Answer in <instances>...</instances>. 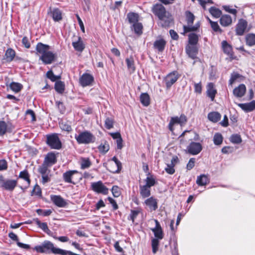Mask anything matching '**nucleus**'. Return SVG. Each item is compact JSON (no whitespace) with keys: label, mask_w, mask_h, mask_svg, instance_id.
<instances>
[{"label":"nucleus","mask_w":255,"mask_h":255,"mask_svg":"<svg viewBox=\"0 0 255 255\" xmlns=\"http://www.w3.org/2000/svg\"><path fill=\"white\" fill-rule=\"evenodd\" d=\"M57 162V158L56 155L53 152L48 153L44 160L43 162L50 166H52Z\"/></svg>","instance_id":"nucleus-18"},{"label":"nucleus","mask_w":255,"mask_h":255,"mask_svg":"<svg viewBox=\"0 0 255 255\" xmlns=\"http://www.w3.org/2000/svg\"><path fill=\"white\" fill-rule=\"evenodd\" d=\"M34 221L38 227L41 229L45 233L48 234V232H50L47 226V223H41L38 219H35Z\"/></svg>","instance_id":"nucleus-41"},{"label":"nucleus","mask_w":255,"mask_h":255,"mask_svg":"<svg viewBox=\"0 0 255 255\" xmlns=\"http://www.w3.org/2000/svg\"><path fill=\"white\" fill-rule=\"evenodd\" d=\"M33 250L39 253L49 254L52 253L56 255H61L64 252L63 250L55 248L54 244L49 241H44L41 245L35 246Z\"/></svg>","instance_id":"nucleus-3"},{"label":"nucleus","mask_w":255,"mask_h":255,"mask_svg":"<svg viewBox=\"0 0 255 255\" xmlns=\"http://www.w3.org/2000/svg\"><path fill=\"white\" fill-rule=\"evenodd\" d=\"M195 158H191L186 165V168L188 170L192 169L195 166Z\"/></svg>","instance_id":"nucleus-60"},{"label":"nucleus","mask_w":255,"mask_h":255,"mask_svg":"<svg viewBox=\"0 0 255 255\" xmlns=\"http://www.w3.org/2000/svg\"><path fill=\"white\" fill-rule=\"evenodd\" d=\"M17 184V180L6 179L3 181L1 186L6 190L12 191L14 190Z\"/></svg>","instance_id":"nucleus-13"},{"label":"nucleus","mask_w":255,"mask_h":255,"mask_svg":"<svg viewBox=\"0 0 255 255\" xmlns=\"http://www.w3.org/2000/svg\"><path fill=\"white\" fill-rule=\"evenodd\" d=\"M75 138L79 144H89L95 140V137L92 133L88 131H84L78 135H75Z\"/></svg>","instance_id":"nucleus-4"},{"label":"nucleus","mask_w":255,"mask_h":255,"mask_svg":"<svg viewBox=\"0 0 255 255\" xmlns=\"http://www.w3.org/2000/svg\"><path fill=\"white\" fill-rule=\"evenodd\" d=\"M178 158L177 157H174L172 158L170 164H167V167L165 168L166 172L170 174H173L175 172V169L174 166L175 163L177 162Z\"/></svg>","instance_id":"nucleus-28"},{"label":"nucleus","mask_w":255,"mask_h":255,"mask_svg":"<svg viewBox=\"0 0 255 255\" xmlns=\"http://www.w3.org/2000/svg\"><path fill=\"white\" fill-rule=\"evenodd\" d=\"M60 127L62 130L66 131H70L72 130L71 126L69 125L67 122H61L60 123Z\"/></svg>","instance_id":"nucleus-52"},{"label":"nucleus","mask_w":255,"mask_h":255,"mask_svg":"<svg viewBox=\"0 0 255 255\" xmlns=\"http://www.w3.org/2000/svg\"><path fill=\"white\" fill-rule=\"evenodd\" d=\"M153 12L161 20L162 26H168L172 21L171 15L161 4H156L152 7Z\"/></svg>","instance_id":"nucleus-2"},{"label":"nucleus","mask_w":255,"mask_h":255,"mask_svg":"<svg viewBox=\"0 0 255 255\" xmlns=\"http://www.w3.org/2000/svg\"><path fill=\"white\" fill-rule=\"evenodd\" d=\"M230 141L233 143L239 144L242 142V138L239 134H233L230 137Z\"/></svg>","instance_id":"nucleus-50"},{"label":"nucleus","mask_w":255,"mask_h":255,"mask_svg":"<svg viewBox=\"0 0 255 255\" xmlns=\"http://www.w3.org/2000/svg\"><path fill=\"white\" fill-rule=\"evenodd\" d=\"M72 44L74 49L78 52H82L85 48V45L80 36H77V39L73 41Z\"/></svg>","instance_id":"nucleus-15"},{"label":"nucleus","mask_w":255,"mask_h":255,"mask_svg":"<svg viewBox=\"0 0 255 255\" xmlns=\"http://www.w3.org/2000/svg\"><path fill=\"white\" fill-rule=\"evenodd\" d=\"M140 211L138 210H131L130 214L129 215V217H128V219H130L132 221V223L134 222L135 219L136 218L137 215L139 214Z\"/></svg>","instance_id":"nucleus-56"},{"label":"nucleus","mask_w":255,"mask_h":255,"mask_svg":"<svg viewBox=\"0 0 255 255\" xmlns=\"http://www.w3.org/2000/svg\"><path fill=\"white\" fill-rule=\"evenodd\" d=\"M98 148L101 153L105 154L109 151L110 146L107 142H105L103 144H100Z\"/></svg>","instance_id":"nucleus-47"},{"label":"nucleus","mask_w":255,"mask_h":255,"mask_svg":"<svg viewBox=\"0 0 255 255\" xmlns=\"http://www.w3.org/2000/svg\"><path fill=\"white\" fill-rule=\"evenodd\" d=\"M91 189L93 191L99 194L107 195L109 193L108 188L104 185L101 181L92 183Z\"/></svg>","instance_id":"nucleus-7"},{"label":"nucleus","mask_w":255,"mask_h":255,"mask_svg":"<svg viewBox=\"0 0 255 255\" xmlns=\"http://www.w3.org/2000/svg\"><path fill=\"white\" fill-rule=\"evenodd\" d=\"M22 44L24 46V47L26 48H29L30 47V44L28 38L25 36L22 39Z\"/></svg>","instance_id":"nucleus-64"},{"label":"nucleus","mask_w":255,"mask_h":255,"mask_svg":"<svg viewBox=\"0 0 255 255\" xmlns=\"http://www.w3.org/2000/svg\"><path fill=\"white\" fill-rule=\"evenodd\" d=\"M50 46L41 42L37 43L36 50L41 55L39 59L45 64H50L54 62L57 57L55 53L49 51Z\"/></svg>","instance_id":"nucleus-1"},{"label":"nucleus","mask_w":255,"mask_h":255,"mask_svg":"<svg viewBox=\"0 0 255 255\" xmlns=\"http://www.w3.org/2000/svg\"><path fill=\"white\" fill-rule=\"evenodd\" d=\"M206 93L207 96L210 98L212 101H213L217 93L215 85L213 83L211 82L207 84Z\"/></svg>","instance_id":"nucleus-14"},{"label":"nucleus","mask_w":255,"mask_h":255,"mask_svg":"<svg viewBox=\"0 0 255 255\" xmlns=\"http://www.w3.org/2000/svg\"><path fill=\"white\" fill-rule=\"evenodd\" d=\"M145 184L144 185L151 188V187L154 186L155 183V179L153 177V175L148 174V176L145 179Z\"/></svg>","instance_id":"nucleus-40"},{"label":"nucleus","mask_w":255,"mask_h":255,"mask_svg":"<svg viewBox=\"0 0 255 255\" xmlns=\"http://www.w3.org/2000/svg\"><path fill=\"white\" fill-rule=\"evenodd\" d=\"M139 192L142 198H147L151 195L150 188L144 185H139Z\"/></svg>","instance_id":"nucleus-27"},{"label":"nucleus","mask_w":255,"mask_h":255,"mask_svg":"<svg viewBox=\"0 0 255 255\" xmlns=\"http://www.w3.org/2000/svg\"><path fill=\"white\" fill-rule=\"evenodd\" d=\"M196 183L199 186H204L209 183L208 176L205 174L197 177Z\"/></svg>","instance_id":"nucleus-30"},{"label":"nucleus","mask_w":255,"mask_h":255,"mask_svg":"<svg viewBox=\"0 0 255 255\" xmlns=\"http://www.w3.org/2000/svg\"><path fill=\"white\" fill-rule=\"evenodd\" d=\"M127 18L130 23H135L138 22V15L134 12H129L127 14Z\"/></svg>","instance_id":"nucleus-35"},{"label":"nucleus","mask_w":255,"mask_h":255,"mask_svg":"<svg viewBox=\"0 0 255 255\" xmlns=\"http://www.w3.org/2000/svg\"><path fill=\"white\" fill-rule=\"evenodd\" d=\"M199 40V35L194 33H191L188 35V44L197 45Z\"/></svg>","instance_id":"nucleus-37"},{"label":"nucleus","mask_w":255,"mask_h":255,"mask_svg":"<svg viewBox=\"0 0 255 255\" xmlns=\"http://www.w3.org/2000/svg\"><path fill=\"white\" fill-rule=\"evenodd\" d=\"M237 105L243 111L247 113L252 112L255 109V101H252L248 103L237 104Z\"/></svg>","instance_id":"nucleus-19"},{"label":"nucleus","mask_w":255,"mask_h":255,"mask_svg":"<svg viewBox=\"0 0 255 255\" xmlns=\"http://www.w3.org/2000/svg\"><path fill=\"white\" fill-rule=\"evenodd\" d=\"M54 88L55 90L57 93L59 94H62L65 90L64 83L61 81L56 82L55 83Z\"/></svg>","instance_id":"nucleus-36"},{"label":"nucleus","mask_w":255,"mask_h":255,"mask_svg":"<svg viewBox=\"0 0 255 255\" xmlns=\"http://www.w3.org/2000/svg\"><path fill=\"white\" fill-rule=\"evenodd\" d=\"M105 127L107 129H111L113 127V121L112 119L108 118L105 120Z\"/></svg>","instance_id":"nucleus-61"},{"label":"nucleus","mask_w":255,"mask_h":255,"mask_svg":"<svg viewBox=\"0 0 255 255\" xmlns=\"http://www.w3.org/2000/svg\"><path fill=\"white\" fill-rule=\"evenodd\" d=\"M36 211L38 215H42L43 216H48L52 213V211L51 210H42L39 209L36 210Z\"/></svg>","instance_id":"nucleus-53"},{"label":"nucleus","mask_w":255,"mask_h":255,"mask_svg":"<svg viewBox=\"0 0 255 255\" xmlns=\"http://www.w3.org/2000/svg\"><path fill=\"white\" fill-rule=\"evenodd\" d=\"M248 22L246 20L241 19L239 20L237 25L236 32L238 35H243L247 27Z\"/></svg>","instance_id":"nucleus-12"},{"label":"nucleus","mask_w":255,"mask_h":255,"mask_svg":"<svg viewBox=\"0 0 255 255\" xmlns=\"http://www.w3.org/2000/svg\"><path fill=\"white\" fill-rule=\"evenodd\" d=\"M144 203L151 212L155 211L158 208V200L153 196L146 199Z\"/></svg>","instance_id":"nucleus-11"},{"label":"nucleus","mask_w":255,"mask_h":255,"mask_svg":"<svg viewBox=\"0 0 255 255\" xmlns=\"http://www.w3.org/2000/svg\"><path fill=\"white\" fill-rule=\"evenodd\" d=\"M49 173H46L44 174H41L42 176V183L44 184L50 181V177Z\"/></svg>","instance_id":"nucleus-63"},{"label":"nucleus","mask_w":255,"mask_h":255,"mask_svg":"<svg viewBox=\"0 0 255 255\" xmlns=\"http://www.w3.org/2000/svg\"><path fill=\"white\" fill-rule=\"evenodd\" d=\"M112 192L115 197H118L121 195L120 188L117 186H113L112 189Z\"/></svg>","instance_id":"nucleus-58"},{"label":"nucleus","mask_w":255,"mask_h":255,"mask_svg":"<svg viewBox=\"0 0 255 255\" xmlns=\"http://www.w3.org/2000/svg\"><path fill=\"white\" fill-rule=\"evenodd\" d=\"M93 81V76L88 73L83 74L79 79L80 84L83 87L92 85Z\"/></svg>","instance_id":"nucleus-9"},{"label":"nucleus","mask_w":255,"mask_h":255,"mask_svg":"<svg viewBox=\"0 0 255 255\" xmlns=\"http://www.w3.org/2000/svg\"><path fill=\"white\" fill-rule=\"evenodd\" d=\"M176 124H180V122H179V117H172L171 120H170V121L169 122V129L172 130V127Z\"/></svg>","instance_id":"nucleus-57"},{"label":"nucleus","mask_w":255,"mask_h":255,"mask_svg":"<svg viewBox=\"0 0 255 255\" xmlns=\"http://www.w3.org/2000/svg\"><path fill=\"white\" fill-rule=\"evenodd\" d=\"M140 101L142 105L147 107L150 104V97L146 93H142L140 96Z\"/></svg>","instance_id":"nucleus-33"},{"label":"nucleus","mask_w":255,"mask_h":255,"mask_svg":"<svg viewBox=\"0 0 255 255\" xmlns=\"http://www.w3.org/2000/svg\"><path fill=\"white\" fill-rule=\"evenodd\" d=\"M211 26L214 31H219L220 32H221V29H220L217 22L211 21Z\"/></svg>","instance_id":"nucleus-62"},{"label":"nucleus","mask_w":255,"mask_h":255,"mask_svg":"<svg viewBox=\"0 0 255 255\" xmlns=\"http://www.w3.org/2000/svg\"><path fill=\"white\" fill-rule=\"evenodd\" d=\"M246 91V87L244 84H240L233 90V94L237 98H241L244 96Z\"/></svg>","instance_id":"nucleus-21"},{"label":"nucleus","mask_w":255,"mask_h":255,"mask_svg":"<svg viewBox=\"0 0 255 255\" xmlns=\"http://www.w3.org/2000/svg\"><path fill=\"white\" fill-rule=\"evenodd\" d=\"M142 25L141 23L137 22L133 23L131 28L134 30L135 33L139 35L142 33Z\"/></svg>","instance_id":"nucleus-38"},{"label":"nucleus","mask_w":255,"mask_h":255,"mask_svg":"<svg viewBox=\"0 0 255 255\" xmlns=\"http://www.w3.org/2000/svg\"><path fill=\"white\" fill-rule=\"evenodd\" d=\"M166 41L162 37H158L154 42L153 44V48L158 52H162L165 47Z\"/></svg>","instance_id":"nucleus-10"},{"label":"nucleus","mask_w":255,"mask_h":255,"mask_svg":"<svg viewBox=\"0 0 255 255\" xmlns=\"http://www.w3.org/2000/svg\"><path fill=\"white\" fill-rule=\"evenodd\" d=\"M15 56V52L12 48H8L4 54V59L6 62H11Z\"/></svg>","instance_id":"nucleus-26"},{"label":"nucleus","mask_w":255,"mask_h":255,"mask_svg":"<svg viewBox=\"0 0 255 255\" xmlns=\"http://www.w3.org/2000/svg\"><path fill=\"white\" fill-rule=\"evenodd\" d=\"M180 75L176 71L169 73L164 78L166 87L169 89L177 81Z\"/></svg>","instance_id":"nucleus-6"},{"label":"nucleus","mask_w":255,"mask_h":255,"mask_svg":"<svg viewBox=\"0 0 255 255\" xmlns=\"http://www.w3.org/2000/svg\"><path fill=\"white\" fill-rule=\"evenodd\" d=\"M46 76L47 77L48 79H50V80L52 82H55L57 80H58L61 78L60 76L55 75L51 70H49L47 72Z\"/></svg>","instance_id":"nucleus-49"},{"label":"nucleus","mask_w":255,"mask_h":255,"mask_svg":"<svg viewBox=\"0 0 255 255\" xmlns=\"http://www.w3.org/2000/svg\"><path fill=\"white\" fill-rule=\"evenodd\" d=\"M10 88L14 92L18 93L22 88V85L18 83L12 82L10 84Z\"/></svg>","instance_id":"nucleus-46"},{"label":"nucleus","mask_w":255,"mask_h":255,"mask_svg":"<svg viewBox=\"0 0 255 255\" xmlns=\"http://www.w3.org/2000/svg\"><path fill=\"white\" fill-rule=\"evenodd\" d=\"M223 140V137L222 134L220 133H216L214 135L213 141L214 143L216 145H220Z\"/></svg>","instance_id":"nucleus-48"},{"label":"nucleus","mask_w":255,"mask_h":255,"mask_svg":"<svg viewBox=\"0 0 255 255\" xmlns=\"http://www.w3.org/2000/svg\"><path fill=\"white\" fill-rule=\"evenodd\" d=\"M126 62L128 69L131 70L132 71H134L135 70V67L133 59L132 58H127L126 59Z\"/></svg>","instance_id":"nucleus-51"},{"label":"nucleus","mask_w":255,"mask_h":255,"mask_svg":"<svg viewBox=\"0 0 255 255\" xmlns=\"http://www.w3.org/2000/svg\"><path fill=\"white\" fill-rule=\"evenodd\" d=\"M51 200L55 205L59 207H64L66 205V202L60 196L51 195Z\"/></svg>","instance_id":"nucleus-20"},{"label":"nucleus","mask_w":255,"mask_h":255,"mask_svg":"<svg viewBox=\"0 0 255 255\" xmlns=\"http://www.w3.org/2000/svg\"><path fill=\"white\" fill-rule=\"evenodd\" d=\"M159 241L157 239H153L152 240V252L153 254H155L158 249Z\"/></svg>","instance_id":"nucleus-55"},{"label":"nucleus","mask_w":255,"mask_h":255,"mask_svg":"<svg viewBox=\"0 0 255 255\" xmlns=\"http://www.w3.org/2000/svg\"><path fill=\"white\" fill-rule=\"evenodd\" d=\"M7 130V124L4 121H0V135L5 134Z\"/></svg>","instance_id":"nucleus-54"},{"label":"nucleus","mask_w":255,"mask_h":255,"mask_svg":"<svg viewBox=\"0 0 255 255\" xmlns=\"http://www.w3.org/2000/svg\"><path fill=\"white\" fill-rule=\"evenodd\" d=\"M209 12L211 15L216 18H219L222 14V11L215 7H211L209 9Z\"/></svg>","instance_id":"nucleus-45"},{"label":"nucleus","mask_w":255,"mask_h":255,"mask_svg":"<svg viewBox=\"0 0 255 255\" xmlns=\"http://www.w3.org/2000/svg\"><path fill=\"white\" fill-rule=\"evenodd\" d=\"M50 167L49 165L43 162L42 165L38 168V171L41 174L49 173L50 170L48 169V167Z\"/></svg>","instance_id":"nucleus-44"},{"label":"nucleus","mask_w":255,"mask_h":255,"mask_svg":"<svg viewBox=\"0 0 255 255\" xmlns=\"http://www.w3.org/2000/svg\"><path fill=\"white\" fill-rule=\"evenodd\" d=\"M221 118L220 114L217 112H210L208 115V119L213 123L218 122Z\"/></svg>","instance_id":"nucleus-31"},{"label":"nucleus","mask_w":255,"mask_h":255,"mask_svg":"<svg viewBox=\"0 0 255 255\" xmlns=\"http://www.w3.org/2000/svg\"><path fill=\"white\" fill-rule=\"evenodd\" d=\"M19 178H21L24 180L26 182V185L24 186V188H23L22 186H20V188L22 189H25L27 188L30 183V180L29 178V175L28 174V172L27 170H24L23 171H21L19 173Z\"/></svg>","instance_id":"nucleus-23"},{"label":"nucleus","mask_w":255,"mask_h":255,"mask_svg":"<svg viewBox=\"0 0 255 255\" xmlns=\"http://www.w3.org/2000/svg\"><path fill=\"white\" fill-rule=\"evenodd\" d=\"M155 222L156 224L155 227L152 229V231L156 238L158 239H162L163 238V233L159 223L157 220H155Z\"/></svg>","instance_id":"nucleus-25"},{"label":"nucleus","mask_w":255,"mask_h":255,"mask_svg":"<svg viewBox=\"0 0 255 255\" xmlns=\"http://www.w3.org/2000/svg\"><path fill=\"white\" fill-rule=\"evenodd\" d=\"M220 22L223 26H228L231 24L232 19L229 15L225 14L220 18Z\"/></svg>","instance_id":"nucleus-29"},{"label":"nucleus","mask_w":255,"mask_h":255,"mask_svg":"<svg viewBox=\"0 0 255 255\" xmlns=\"http://www.w3.org/2000/svg\"><path fill=\"white\" fill-rule=\"evenodd\" d=\"M185 16L186 19L187 23V26H191L193 24L195 16L194 14L189 11H187L185 12Z\"/></svg>","instance_id":"nucleus-42"},{"label":"nucleus","mask_w":255,"mask_h":255,"mask_svg":"<svg viewBox=\"0 0 255 255\" xmlns=\"http://www.w3.org/2000/svg\"><path fill=\"white\" fill-rule=\"evenodd\" d=\"M91 165L92 163L89 158L82 157L81 158L80 166L82 169L88 168Z\"/></svg>","instance_id":"nucleus-34"},{"label":"nucleus","mask_w":255,"mask_h":255,"mask_svg":"<svg viewBox=\"0 0 255 255\" xmlns=\"http://www.w3.org/2000/svg\"><path fill=\"white\" fill-rule=\"evenodd\" d=\"M246 44L250 46H252L255 45V34L250 33L248 34L246 37Z\"/></svg>","instance_id":"nucleus-39"},{"label":"nucleus","mask_w":255,"mask_h":255,"mask_svg":"<svg viewBox=\"0 0 255 255\" xmlns=\"http://www.w3.org/2000/svg\"><path fill=\"white\" fill-rule=\"evenodd\" d=\"M112 160L113 161L114 163H111V166H116V168L111 169L110 171L113 173H119L121 170L122 167L121 162L116 156H114L112 158Z\"/></svg>","instance_id":"nucleus-22"},{"label":"nucleus","mask_w":255,"mask_h":255,"mask_svg":"<svg viewBox=\"0 0 255 255\" xmlns=\"http://www.w3.org/2000/svg\"><path fill=\"white\" fill-rule=\"evenodd\" d=\"M77 173H78V171L75 170L67 171L63 174V179L66 183L75 184V182L72 180V179L73 175Z\"/></svg>","instance_id":"nucleus-17"},{"label":"nucleus","mask_w":255,"mask_h":255,"mask_svg":"<svg viewBox=\"0 0 255 255\" xmlns=\"http://www.w3.org/2000/svg\"><path fill=\"white\" fill-rule=\"evenodd\" d=\"M200 27V24L199 22L196 23L195 25L192 26L191 25V26H183V29H184V32L187 33L191 31H196L199 27Z\"/></svg>","instance_id":"nucleus-43"},{"label":"nucleus","mask_w":255,"mask_h":255,"mask_svg":"<svg viewBox=\"0 0 255 255\" xmlns=\"http://www.w3.org/2000/svg\"><path fill=\"white\" fill-rule=\"evenodd\" d=\"M187 54L194 59L196 57L198 53V48L196 45L188 44L185 48Z\"/></svg>","instance_id":"nucleus-16"},{"label":"nucleus","mask_w":255,"mask_h":255,"mask_svg":"<svg viewBox=\"0 0 255 255\" xmlns=\"http://www.w3.org/2000/svg\"><path fill=\"white\" fill-rule=\"evenodd\" d=\"M47 143L52 149H59L62 146L61 142L56 133L47 135Z\"/></svg>","instance_id":"nucleus-5"},{"label":"nucleus","mask_w":255,"mask_h":255,"mask_svg":"<svg viewBox=\"0 0 255 255\" xmlns=\"http://www.w3.org/2000/svg\"><path fill=\"white\" fill-rule=\"evenodd\" d=\"M51 15L55 21H59L62 18V12L58 8L53 9L51 12Z\"/></svg>","instance_id":"nucleus-32"},{"label":"nucleus","mask_w":255,"mask_h":255,"mask_svg":"<svg viewBox=\"0 0 255 255\" xmlns=\"http://www.w3.org/2000/svg\"><path fill=\"white\" fill-rule=\"evenodd\" d=\"M202 149V146L199 142H191L187 147V151L191 155H197Z\"/></svg>","instance_id":"nucleus-8"},{"label":"nucleus","mask_w":255,"mask_h":255,"mask_svg":"<svg viewBox=\"0 0 255 255\" xmlns=\"http://www.w3.org/2000/svg\"><path fill=\"white\" fill-rule=\"evenodd\" d=\"M240 77V75L237 73L234 72L232 73L229 80V84L232 85Z\"/></svg>","instance_id":"nucleus-59"},{"label":"nucleus","mask_w":255,"mask_h":255,"mask_svg":"<svg viewBox=\"0 0 255 255\" xmlns=\"http://www.w3.org/2000/svg\"><path fill=\"white\" fill-rule=\"evenodd\" d=\"M222 47L224 52L232 57L233 55L232 46L227 41L224 40L222 42Z\"/></svg>","instance_id":"nucleus-24"}]
</instances>
